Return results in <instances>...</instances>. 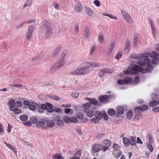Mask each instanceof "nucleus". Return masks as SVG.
<instances>
[{
  "mask_svg": "<svg viewBox=\"0 0 159 159\" xmlns=\"http://www.w3.org/2000/svg\"><path fill=\"white\" fill-rule=\"evenodd\" d=\"M87 64H89L92 68L98 67L100 66V65L97 63L89 62L87 63ZM89 66L87 64L85 66L75 70L71 71L70 74L74 75H84L86 74L88 71V67Z\"/></svg>",
  "mask_w": 159,
  "mask_h": 159,
  "instance_id": "obj_1",
  "label": "nucleus"
},
{
  "mask_svg": "<svg viewBox=\"0 0 159 159\" xmlns=\"http://www.w3.org/2000/svg\"><path fill=\"white\" fill-rule=\"evenodd\" d=\"M51 23L47 20H44L43 25L46 29L45 38L46 39L50 38L52 35V31L51 26Z\"/></svg>",
  "mask_w": 159,
  "mask_h": 159,
  "instance_id": "obj_2",
  "label": "nucleus"
},
{
  "mask_svg": "<svg viewBox=\"0 0 159 159\" xmlns=\"http://www.w3.org/2000/svg\"><path fill=\"white\" fill-rule=\"evenodd\" d=\"M117 112L116 114V117H119L120 115H123L124 112V107L121 106H118L116 108Z\"/></svg>",
  "mask_w": 159,
  "mask_h": 159,
  "instance_id": "obj_3",
  "label": "nucleus"
},
{
  "mask_svg": "<svg viewBox=\"0 0 159 159\" xmlns=\"http://www.w3.org/2000/svg\"><path fill=\"white\" fill-rule=\"evenodd\" d=\"M112 148L114 150L117 151L116 155L115 156V157L118 158L122 154V152L119 150L120 148V146L116 143H114L113 144Z\"/></svg>",
  "mask_w": 159,
  "mask_h": 159,
  "instance_id": "obj_4",
  "label": "nucleus"
},
{
  "mask_svg": "<svg viewBox=\"0 0 159 159\" xmlns=\"http://www.w3.org/2000/svg\"><path fill=\"white\" fill-rule=\"evenodd\" d=\"M98 98L101 103H106L109 102V99L107 98V95H101Z\"/></svg>",
  "mask_w": 159,
  "mask_h": 159,
  "instance_id": "obj_5",
  "label": "nucleus"
},
{
  "mask_svg": "<svg viewBox=\"0 0 159 159\" xmlns=\"http://www.w3.org/2000/svg\"><path fill=\"white\" fill-rule=\"evenodd\" d=\"M140 66L135 65L133 66L132 69L130 70L131 73L135 75L138 74L139 72Z\"/></svg>",
  "mask_w": 159,
  "mask_h": 159,
  "instance_id": "obj_6",
  "label": "nucleus"
},
{
  "mask_svg": "<svg viewBox=\"0 0 159 159\" xmlns=\"http://www.w3.org/2000/svg\"><path fill=\"white\" fill-rule=\"evenodd\" d=\"M101 145L100 144H94L92 148L93 152L96 153L98 151L101 150Z\"/></svg>",
  "mask_w": 159,
  "mask_h": 159,
  "instance_id": "obj_7",
  "label": "nucleus"
},
{
  "mask_svg": "<svg viewBox=\"0 0 159 159\" xmlns=\"http://www.w3.org/2000/svg\"><path fill=\"white\" fill-rule=\"evenodd\" d=\"M75 9L78 12H81L83 10V6L80 3H76L75 5Z\"/></svg>",
  "mask_w": 159,
  "mask_h": 159,
  "instance_id": "obj_8",
  "label": "nucleus"
},
{
  "mask_svg": "<svg viewBox=\"0 0 159 159\" xmlns=\"http://www.w3.org/2000/svg\"><path fill=\"white\" fill-rule=\"evenodd\" d=\"M133 79L130 77H126L124 78L125 84H130L133 83Z\"/></svg>",
  "mask_w": 159,
  "mask_h": 159,
  "instance_id": "obj_9",
  "label": "nucleus"
},
{
  "mask_svg": "<svg viewBox=\"0 0 159 159\" xmlns=\"http://www.w3.org/2000/svg\"><path fill=\"white\" fill-rule=\"evenodd\" d=\"M102 114L100 111H97L95 112L94 115L95 117L97 120H100L102 118Z\"/></svg>",
  "mask_w": 159,
  "mask_h": 159,
  "instance_id": "obj_10",
  "label": "nucleus"
},
{
  "mask_svg": "<svg viewBox=\"0 0 159 159\" xmlns=\"http://www.w3.org/2000/svg\"><path fill=\"white\" fill-rule=\"evenodd\" d=\"M15 100L12 98L10 99L8 102V105L10 107V108H12L15 107Z\"/></svg>",
  "mask_w": 159,
  "mask_h": 159,
  "instance_id": "obj_11",
  "label": "nucleus"
},
{
  "mask_svg": "<svg viewBox=\"0 0 159 159\" xmlns=\"http://www.w3.org/2000/svg\"><path fill=\"white\" fill-rule=\"evenodd\" d=\"M84 9L86 13L89 16H92L93 14V12L92 9L89 7H85Z\"/></svg>",
  "mask_w": 159,
  "mask_h": 159,
  "instance_id": "obj_12",
  "label": "nucleus"
},
{
  "mask_svg": "<svg viewBox=\"0 0 159 159\" xmlns=\"http://www.w3.org/2000/svg\"><path fill=\"white\" fill-rule=\"evenodd\" d=\"M101 72L103 75H106V73H109L112 74V71L110 70L107 68H104L101 70Z\"/></svg>",
  "mask_w": 159,
  "mask_h": 159,
  "instance_id": "obj_13",
  "label": "nucleus"
},
{
  "mask_svg": "<svg viewBox=\"0 0 159 159\" xmlns=\"http://www.w3.org/2000/svg\"><path fill=\"white\" fill-rule=\"evenodd\" d=\"M130 144L131 146L136 145V140L135 138L132 136H131L129 138Z\"/></svg>",
  "mask_w": 159,
  "mask_h": 159,
  "instance_id": "obj_14",
  "label": "nucleus"
},
{
  "mask_svg": "<svg viewBox=\"0 0 159 159\" xmlns=\"http://www.w3.org/2000/svg\"><path fill=\"white\" fill-rule=\"evenodd\" d=\"M65 59V54L64 53H62L61 54V57L58 63L59 65L61 67L64 62V60Z\"/></svg>",
  "mask_w": 159,
  "mask_h": 159,
  "instance_id": "obj_15",
  "label": "nucleus"
},
{
  "mask_svg": "<svg viewBox=\"0 0 159 159\" xmlns=\"http://www.w3.org/2000/svg\"><path fill=\"white\" fill-rule=\"evenodd\" d=\"M48 108L46 109L47 111L49 113L53 112L54 111V110L53 109V105L49 102H48Z\"/></svg>",
  "mask_w": 159,
  "mask_h": 159,
  "instance_id": "obj_16",
  "label": "nucleus"
},
{
  "mask_svg": "<svg viewBox=\"0 0 159 159\" xmlns=\"http://www.w3.org/2000/svg\"><path fill=\"white\" fill-rule=\"evenodd\" d=\"M123 142L125 146H128L130 144L129 139L126 137H123Z\"/></svg>",
  "mask_w": 159,
  "mask_h": 159,
  "instance_id": "obj_17",
  "label": "nucleus"
},
{
  "mask_svg": "<svg viewBox=\"0 0 159 159\" xmlns=\"http://www.w3.org/2000/svg\"><path fill=\"white\" fill-rule=\"evenodd\" d=\"M11 111H12L14 114L17 115L21 113V111L18 108H10Z\"/></svg>",
  "mask_w": 159,
  "mask_h": 159,
  "instance_id": "obj_18",
  "label": "nucleus"
},
{
  "mask_svg": "<svg viewBox=\"0 0 159 159\" xmlns=\"http://www.w3.org/2000/svg\"><path fill=\"white\" fill-rule=\"evenodd\" d=\"M146 71L148 73H151L153 70V66L151 64H148L145 68Z\"/></svg>",
  "mask_w": 159,
  "mask_h": 159,
  "instance_id": "obj_19",
  "label": "nucleus"
},
{
  "mask_svg": "<svg viewBox=\"0 0 159 159\" xmlns=\"http://www.w3.org/2000/svg\"><path fill=\"white\" fill-rule=\"evenodd\" d=\"M108 114L110 116H113L116 115L115 111L112 108H110L107 111Z\"/></svg>",
  "mask_w": 159,
  "mask_h": 159,
  "instance_id": "obj_20",
  "label": "nucleus"
},
{
  "mask_svg": "<svg viewBox=\"0 0 159 159\" xmlns=\"http://www.w3.org/2000/svg\"><path fill=\"white\" fill-rule=\"evenodd\" d=\"M89 29L88 27H86L85 29V31L84 33V36L85 38L88 39L89 38Z\"/></svg>",
  "mask_w": 159,
  "mask_h": 159,
  "instance_id": "obj_21",
  "label": "nucleus"
},
{
  "mask_svg": "<svg viewBox=\"0 0 159 159\" xmlns=\"http://www.w3.org/2000/svg\"><path fill=\"white\" fill-rule=\"evenodd\" d=\"M61 67V66H60L58 63H56L53 65L52 67H51V70H55L57 69H58Z\"/></svg>",
  "mask_w": 159,
  "mask_h": 159,
  "instance_id": "obj_22",
  "label": "nucleus"
},
{
  "mask_svg": "<svg viewBox=\"0 0 159 159\" xmlns=\"http://www.w3.org/2000/svg\"><path fill=\"white\" fill-rule=\"evenodd\" d=\"M133 39V47L134 48H136L138 45V36L137 35H134Z\"/></svg>",
  "mask_w": 159,
  "mask_h": 159,
  "instance_id": "obj_23",
  "label": "nucleus"
},
{
  "mask_svg": "<svg viewBox=\"0 0 159 159\" xmlns=\"http://www.w3.org/2000/svg\"><path fill=\"white\" fill-rule=\"evenodd\" d=\"M35 104H36V106L37 107L36 109L37 112L40 113H43L44 112V110L40 106V105H39L36 103H35Z\"/></svg>",
  "mask_w": 159,
  "mask_h": 159,
  "instance_id": "obj_24",
  "label": "nucleus"
},
{
  "mask_svg": "<svg viewBox=\"0 0 159 159\" xmlns=\"http://www.w3.org/2000/svg\"><path fill=\"white\" fill-rule=\"evenodd\" d=\"M151 63L153 65H158L159 64V58L155 57L152 59Z\"/></svg>",
  "mask_w": 159,
  "mask_h": 159,
  "instance_id": "obj_25",
  "label": "nucleus"
},
{
  "mask_svg": "<svg viewBox=\"0 0 159 159\" xmlns=\"http://www.w3.org/2000/svg\"><path fill=\"white\" fill-rule=\"evenodd\" d=\"M134 112L136 114L139 113H141L140 111H143V110L141 109V106H137L134 109Z\"/></svg>",
  "mask_w": 159,
  "mask_h": 159,
  "instance_id": "obj_26",
  "label": "nucleus"
},
{
  "mask_svg": "<svg viewBox=\"0 0 159 159\" xmlns=\"http://www.w3.org/2000/svg\"><path fill=\"white\" fill-rule=\"evenodd\" d=\"M90 105L91 104H93L94 105H99V103L97 101L96 99L94 98H92V100L91 102H89Z\"/></svg>",
  "mask_w": 159,
  "mask_h": 159,
  "instance_id": "obj_27",
  "label": "nucleus"
},
{
  "mask_svg": "<svg viewBox=\"0 0 159 159\" xmlns=\"http://www.w3.org/2000/svg\"><path fill=\"white\" fill-rule=\"evenodd\" d=\"M130 57L131 58L134 59H138V60H141V56H140V54H139L138 56L136 55V54H133L131 55L130 56Z\"/></svg>",
  "mask_w": 159,
  "mask_h": 159,
  "instance_id": "obj_28",
  "label": "nucleus"
},
{
  "mask_svg": "<svg viewBox=\"0 0 159 159\" xmlns=\"http://www.w3.org/2000/svg\"><path fill=\"white\" fill-rule=\"evenodd\" d=\"M63 120L66 124H70L71 123V118L68 116L64 117L63 118Z\"/></svg>",
  "mask_w": 159,
  "mask_h": 159,
  "instance_id": "obj_29",
  "label": "nucleus"
},
{
  "mask_svg": "<svg viewBox=\"0 0 159 159\" xmlns=\"http://www.w3.org/2000/svg\"><path fill=\"white\" fill-rule=\"evenodd\" d=\"M158 105L157 101L156 100H153L149 103V105L150 107H155Z\"/></svg>",
  "mask_w": 159,
  "mask_h": 159,
  "instance_id": "obj_30",
  "label": "nucleus"
},
{
  "mask_svg": "<svg viewBox=\"0 0 159 159\" xmlns=\"http://www.w3.org/2000/svg\"><path fill=\"white\" fill-rule=\"evenodd\" d=\"M36 127L38 128H40L41 127H44V122L43 121H37L36 124Z\"/></svg>",
  "mask_w": 159,
  "mask_h": 159,
  "instance_id": "obj_31",
  "label": "nucleus"
},
{
  "mask_svg": "<svg viewBox=\"0 0 159 159\" xmlns=\"http://www.w3.org/2000/svg\"><path fill=\"white\" fill-rule=\"evenodd\" d=\"M103 143L104 145H106L107 146H108V148L111 144V141L108 139L104 140L103 142Z\"/></svg>",
  "mask_w": 159,
  "mask_h": 159,
  "instance_id": "obj_32",
  "label": "nucleus"
},
{
  "mask_svg": "<svg viewBox=\"0 0 159 159\" xmlns=\"http://www.w3.org/2000/svg\"><path fill=\"white\" fill-rule=\"evenodd\" d=\"M115 46V44L114 42H112L111 43V44H110V46L109 47V48L108 51V52L109 54H110L111 53L114 48Z\"/></svg>",
  "mask_w": 159,
  "mask_h": 159,
  "instance_id": "obj_33",
  "label": "nucleus"
},
{
  "mask_svg": "<svg viewBox=\"0 0 159 159\" xmlns=\"http://www.w3.org/2000/svg\"><path fill=\"white\" fill-rule=\"evenodd\" d=\"M103 15L106 16H107L109 17L110 18H111L112 19H114L115 20H117V17L115 16H114L113 15L111 14H109L106 13H103L102 14Z\"/></svg>",
  "mask_w": 159,
  "mask_h": 159,
  "instance_id": "obj_34",
  "label": "nucleus"
},
{
  "mask_svg": "<svg viewBox=\"0 0 159 159\" xmlns=\"http://www.w3.org/2000/svg\"><path fill=\"white\" fill-rule=\"evenodd\" d=\"M20 119L22 121H25L28 120V117L25 114L22 115L20 116Z\"/></svg>",
  "mask_w": 159,
  "mask_h": 159,
  "instance_id": "obj_35",
  "label": "nucleus"
},
{
  "mask_svg": "<svg viewBox=\"0 0 159 159\" xmlns=\"http://www.w3.org/2000/svg\"><path fill=\"white\" fill-rule=\"evenodd\" d=\"M55 125V122L51 120L50 121H49L47 125V126H45L44 127V128H46L47 127L52 128Z\"/></svg>",
  "mask_w": 159,
  "mask_h": 159,
  "instance_id": "obj_36",
  "label": "nucleus"
},
{
  "mask_svg": "<svg viewBox=\"0 0 159 159\" xmlns=\"http://www.w3.org/2000/svg\"><path fill=\"white\" fill-rule=\"evenodd\" d=\"M61 49L60 48H57L53 53L52 56L54 57H56L58 54L59 52L61 50Z\"/></svg>",
  "mask_w": 159,
  "mask_h": 159,
  "instance_id": "obj_37",
  "label": "nucleus"
},
{
  "mask_svg": "<svg viewBox=\"0 0 159 159\" xmlns=\"http://www.w3.org/2000/svg\"><path fill=\"white\" fill-rule=\"evenodd\" d=\"M62 158H63L61 154L56 153L52 156L53 159H61Z\"/></svg>",
  "mask_w": 159,
  "mask_h": 159,
  "instance_id": "obj_38",
  "label": "nucleus"
},
{
  "mask_svg": "<svg viewBox=\"0 0 159 159\" xmlns=\"http://www.w3.org/2000/svg\"><path fill=\"white\" fill-rule=\"evenodd\" d=\"M124 17L128 22L129 23H131L132 22V20L130 16L128 14H127V15H125Z\"/></svg>",
  "mask_w": 159,
  "mask_h": 159,
  "instance_id": "obj_39",
  "label": "nucleus"
},
{
  "mask_svg": "<svg viewBox=\"0 0 159 159\" xmlns=\"http://www.w3.org/2000/svg\"><path fill=\"white\" fill-rule=\"evenodd\" d=\"M64 111L65 113L67 114H72L73 112V110L70 108L65 109Z\"/></svg>",
  "mask_w": 159,
  "mask_h": 159,
  "instance_id": "obj_40",
  "label": "nucleus"
},
{
  "mask_svg": "<svg viewBox=\"0 0 159 159\" xmlns=\"http://www.w3.org/2000/svg\"><path fill=\"white\" fill-rule=\"evenodd\" d=\"M35 27V26L33 25H32L29 26L28 28V33L29 34H32V33L33 32V29Z\"/></svg>",
  "mask_w": 159,
  "mask_h": 159,
  "instance_id": "obj_41",
  "label": "nucleus"
},
{
  "mask_svg": "<svg viewBox=\"0 0 159 159\" xmlns=\"http://www.w3.org/2000/svg\"><path fill=\"white\" fill-rule=\"evenodd\" d=\"M30 120L31 122L33 124H36L38 121V119L35 116H32L30 118Z\"/></svg>",
  "mask_w": 159,
  "mask_h": 159,
  "instance_id": "obj_42",
  "label": "nucleus"
},
{
  "mask_svg": "<svg viewBox=\"0 0 159 159\" xmlns=\"http://www.w3.org/2000/svg\"><path fill=\"white\" fill-rule=\"evenodd\" d=\"M94 113L93 110H90L87 112V116L89 118L92 117L94 115Z\"/></svg>",
  "mask_w": 159,
  "mask_h": 159,
  "instance_id": "obj_43",
  "label": "nucleus"
},
{
  "mask_svg": "<svg viewBox=\"0 0 159 159\" xmlns=\"http://www.w3.org/2000/svg\"><path fill=\"white\" fill-rule=\"evenodd\" d=\"M141 57V58H148V57L150 56V54L148 52L145 54H140Z\"/></svg>",
  "mask_w": 159,
  "mask_h": 159,
  "instance_id": "obj_44",
  "label": "nucleus"
},
{
  "mask_svg": "<svg viewBox=\"0 0 159 159\" xmlns=\"http://www.w3.org/2000/svg\"><path fill=\"white\" fill-rule=\"evenodd\" d=\"M133 112L132 111H129L126 114V117L128 119H130L132 117Z\"/></svg>",
  "mask_w": 159,
  "mask_h": 159,
  "instance_id": "obj_45",
  "label": "nucleus"
},
{
  "mask_svg": "<svg viewBox=\"0 0 159 159\" xmlns=\"http://www.w3.org/2000/svg\"><path fill=\"white\" fill-rule=\"evenodd\" d=\"M57 124L58 126H61V125H63V124H64V121L62 120L59 119L57 120Z\"/></svg>",
  "mask_w": 159,
  "mask_h": 159,
  "instance_id": "obj_46",
  "label": "nucleus"
},
{
  "mask_svg": "<svg viewBox=\"0 0 159 159\" xmlns=\"http://www.w3.org/2000/svg\"><path fill=\"white\" fill-rule=\"evenodd\" d=\"M36 104L35 105H34L33 103L32 104H30L29 106V108L32 111H34L36 110Z\"/></svg>",
  "mask_w": 159,
  "mask_h": 159,
  "instance_id": "obj_47",
  "label": "nucleus"
},
{
  "mask_svg": "<svg viewBox=\"0 0 159 159\" xmlns=\"http://www.w3.org/2000/svg\"><path fill=\"white\" fill-rule=\"evenodd\" d=\"M32 0H28L25 2V4L24 5L23 8L25 7L30 6L32 3Z\"/></svg>",
  "mask_w": 159,
  "mask_h": 159,
  "instance_id": "obj_48",
  "label": "nucleus"
},
{
  "mask_svg": "<svg viewBox=\"0 0 159 159\" xmlns=\"http://www.w3.org/2000/svg\"><path fill=\"white\" fill-rule=\"evenodd\" d=\"M48 97H49L50 98H51L53 99H55L57 101H59L60 99V98L59 97H58V96H53L52 95H49L48 96Z\"/></svg>",
  "mask_w": 159,
  "mask_h": 159,
  "instance_id": "obj_49",
  "label": "nucleus"
},
{
  "mask_svg": "<svg viewBox=\"0 0 159 159\" xmlns=\"http://www.w3.org/2000/svg\"><path fill=\"white\" fill-rule=\"evenodd\" d=\"M141 60H142L144 61H143L145 64V66L146 64L147 65L148 64H150V60L149 58H141Z\"/></svg>",
  "mask_w": 159,
  "mask_h": 159,
  "instance_id": "obj_50",
  "label": "nucleus"
},
{
  "mask_svg": "<svg viewBox=\"0 0 159 159\" xmlns=\"http://www.w3.org/2000/svg\"><path fill=\"white\" fill-rule=\"evenodd\" d=\"M142 115V113H139L137 114H136L134 116L133 118V120L134 119H137V120H139L141 117Z\"/></svg>",
  "mask_w": 159,
  "mask_h": 159,
  "instance_id": "obj_51",
  "label": "nucleus"
},
{
  "mask_svg": "<svg viewBox=\"0 0 159 159\" xmlns=\"http://www.w3.org/2000/svg\"><path fill=\"white\" fill-rule=\"evenodd\" d=\"M142 110L143 111H145L148 109L149 107L148 105H141Z\"/></svg>",
  "mask_w": 159,
  "mask_h": 159,
  "instance_id": "obj_52",
  "label": "nucleus"
},
{
  "mask_svg": "<svg viewBox=\"0 0 159 159\" xmlns=\"http://www.w3.org/2000/svg\"><path fill=\"white\" fill-rule=\"evenodd\" d=\"M102 117H103V119L106 121H107L108 120V116L107 115L106 112H104L102 114Z\"/></svg>",
  "mask_w": 159,
  "mask_h": 159,
  "instance_id": "obj_53",
  "label": "nucleus"
},
{
  "mask_svg": "<svg viewBox=\"0 0 159 159\" xmlns=\"http://www.w3.org/2000/svg\"><path fill=\"white\" fill-rule=\"evenodd\" d=\"M48 102H46V104H45V103H43L41 105H40V106L41 107V108H42V109L44 110H46V109L48 108Z\"/></svg>",
  "mask_w": 159,
  "mask_h": 159,
  "instance_id": "obj_54",
  "label": "nucleus"
},
{
  "mask_svg": "<svg viewBox=\"0 0 159 159\" xmlns=\"http://www.w3.org/2000/svg\"><path fill=\"white\" fill-rule=\"evenodd\" d=\"M158 55V53L155 51H153L151 55V57L152 58H154L155 57H157Z\"/></svg>",
  "mask_w": 159,
  "mask_h": 159,
  "instance_id": "obj_55",
  "label": "nucleus"
},
{
  "mask_svg": "<svg viewBox=\"0 0 159 159\" xmlns=\"http://www.w3.org/2000/svg\"><path fill=\"white\" fill-rule=\"evenodd\" d=\"M53 110L55 112L57 113H61L62 112V110L61 108H57L56 107L53 109Z\"/></svg>",
  "mask_w": 159,
  "mask_h": 159,
  "instance_id": "obj_56",
  "label": "nucleus"
},
{
  "mask_svg": "<svg viewBox=\"0 0 159 159\" xmlns=\"http://www.w3.org/2000/svg\"><path fill=\"white\" fill-rule=\"evenodd\" d=\"M15 107H21L22 104V102L20 101H17L15 102Z\"/></svg>",
  "mask_w": 159,
  "mask_h": 159,
  "instance_id": "obj_57",
  "label": "nucleus"
},
{
  "mask_svg": "<svg viewBox=\"0 0 159 159\" xmlns=\"http://www.w3.org/2000/svg\"><path fill=\"white\" fill-rule=\"evenodd\" d=\"M148 141L149 143H152V135L151 134L148 133Z\"/></svg>",
  "mask_w": 159,
  "mask_h": 159,
  "instance_id": "obj_58",
  "label": "nucleus"
},
{
  "mask_svg": "<svg viewBox=\"0 0 159 159\" xmlns=\"http://www.w3.org/2000/svg\"><path fill=\"white\" fill-rule=\"evenodd\" d=\"M130 47V41L128 39L126 40V44H125V49H129Z\"/></svg>",
  "mask_w": 159,
  "mask_h": 159,
  "instance_id": "obj_59",
  "label": "nucleus"
},
{
  "mask_svg": "<svg viewBox=\"0 0 159 159\" xmlns=\"http://www.w3.org/2000/svg\"><path fill=\"white\" fill-rule=\"evenodd\" d=\"M101 150H102V151L104 152L109 149V148L108 146H107L106 145L102 146V145H101Z\"/></svg>",
  "mask_w": 159,
  "mask_h": 159,
  "instance_id": "obj_60",
  "label": "nucleus"
},
{
  "mask_svg": "<svg viewBox=\"0 0 159 159\" xmlns=\"http://www.w3.org/2000/svg\"><path fill=\"white\" fill-rule=\"evenodd\" d=\"M151 98L153 100H155V99H157V94L155 93H153L151 96Z\"/></svg>",
  "mask_w": 159,
  "mask_h": 159,
  "instance_id": "obj_61",
  "label": "nucleus"
},
{
  "mask_svg": "<svg viewBox=\"0 0 159 159\" xmlns=\"http://www.w3.org/2000/svg\"><path fill=\"white\" fill-rule=\"evenodd\" d=\"M91 123H94L95 124L98 123L99 122V120H97L96 118H92L90 121Z\"/></svg>",
  "mask_w": 159,
  "mask_h": 159,
  "instance_id": "obj_62",
  "label": "nucleus"
},
{
  "mask_svg": "<svg viewBox=\"0 0 159 159\" xmlns=\"http://www.w3.org/2000/svg\"><path fill=\"white\" fill-rule=\"evenodd\" d=\"M121 56L122 53L120 52H118L117 53L115 58H116L117 60H118L120 59V58Z\"/></svg>",
  "mask_w": 159,
  "mask_h": 159,
  "instance_id": "obj_63",
  "label": "nucleus"
},
{
  "mask_svg": "<svg viewBox=\"0 0 159 159\" xmlns=\"http://www.w3.org/2000/svg\"><path fill=\"white\" fill-rule=\"evenodd\" d=\"M152 111L154 113L157 112H159V107L153 108Z\"/></svg>",
  "mask_w": 159,
  "mask_h": 159,
  "instance_id": "obj_64",
  "label": "nucleus"
}]
</instances>
